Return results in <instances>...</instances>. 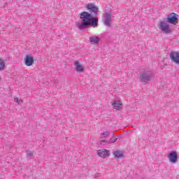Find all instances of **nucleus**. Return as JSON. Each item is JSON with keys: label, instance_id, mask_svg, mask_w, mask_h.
<instances>
[{"label": "nucleus", "instance_id": "1", "mask_svg": "<svg viewBox=\"0 0 179 179\" xmlns=\"http://www.w3.org/2000/svg\"><path fill=\"white\" fill-rule=\"evenodd\" d=\"M80 19H81L83 22L79 21L76 24V27H78L79 30H85V29H87L89 26L97 27L99 18L93 17L92 14L86 11L80 13Z\"/></svg>", "mask_w": 179, "mask_h": 179}, {"label": "nucleus", "instance_id": "2", "mask_svg": "<svg viewBox=\"0 0 179 179\" xmlns=\"http://www.w3.org/2000/svg\"><path fill=\"white\" fill-rule=\"evenodd\" d=\"M153 78V73L151 70H147L143 73L140 74L141 82H149Z\"/></svg>", "mask_w": 179, "mask_h": 179}, {"label": "nucleus", "instance_id": "3", "mask_svg": "<svg viewBox=\"0 0 179 179\" xmlns=\"http://www.w3.org/2000/svg\"><path fill=\"white\" fill-rule=\"evenodd\" d=\"M158 27L162 30V31H163V33H166V34L171 33V28H170V25L165 21L159 22Z\"/></svg>", "mask_w": 179, "mask_h": 179}, {"label": "nucleus", "instance_id": "4", "mask_svg": "<svg viewBox=\"0 0 179 179\" xmlns=\"http://www.w3.org/2000/svg\"><path fill=\"white\" fill-rule=\"evenodd\" d=\"M103 24L108 27H111V22H113V20L111 19V17H113L111 13H105L103 15Z\"/></svg>", "mask_w": 179, "mask_h": 179}, {"label": "nucleus", "instance_id": "5", "mask_svg": "<svg viewBox=\"0 0 179 179\" xmlns=\"http://www.w3.org/2000/svg\"><path fill=\"white\" fill-rule=\"evenodd\" d=\"M167 22L171 24H177L178 23V15L175 13H170L167 16Z\"/></svg>", "mask_w": 179, "mask_h": 179}, {"label": "nucleus", "instance_id": "6", "mask_svg": "<svg viewBox=\"0 0 179 179\" xmlns=\"http://www.w3.org/2000/svg\"><path fill=\"white\" fill-rule=\"evenodd\" d=\"M97 155L102 159H107V157H110L111 152L107 149H101L97 150Z\"/></svg>", "mask_w": 179, "mask_h": 179}, {"label": "nucleus", "instance_id": "7", "mask_svg": "<svg viewBox=\"0 0 179 179\" xmlns=\"http://www.w3.org/2000/svg\"><path fill=\"white\" fill-rule=\"evenodd\" d=\"M26 66H31L34 64V57L33 55H27L24 59Z\"/></svg>", "mask_w": 179, "mask_h": 179}, {"label": "nucleus", "instance_id": "8", "mask_svg": "<svg viewBox=\"0 0 179 179\" xmlns=\"http://www.w3.org/2000/svg\"><path fill=\"white\" fill-rule=\"evenodd\" d=\"M86 8L91 13H94L95 15L99 13V8L93 3H88L86 5Z\"/></svg>", "mask_w": 179, "mask_h": 179}, {"label": "nucleus", "instance_id": "9", "mask_svg": "<svg viewBox=\"0 0 179 179\" xmlns=\"http://www.w3.org/2000/svg\"><path fill=\"white\" fill-rule=\"evenodd\" d=\"M170 59L173 62L179 65V52H171L169 54Z\"/></svg>", "mask_w": 179, "mask_h": 179}, {"label": "nucleus", "instance_id": "10", "mask_svg": "<svg viewBox=\"0 0 179 179\" xmlns=\"http://www.w3.org/2000/svg\"><path fill=\"white\" fill-rule=\"evenodd\" d=\"M168 158L169 159L170 163H176L178 159L177 152L171 151L168 155Z\"/></svg>", "mask_w": 179, "mask_h": 179}, {"label": "nucleus", "instance_id": "11", "mask_svg": "<svg viewBox=\"0 0 179 179\" xmlns=\"http://www.w3.org/2000/svg\"><path fill=\"white\" fill-rule=\"evenodd\" d=\"M74 65L76 66V71L77 72H79V73H82L85 72V68L83 67V66L82 64H80L79 61H76L74 63Z\"/></svg>", "mask_w": 179, "mask_h": 179}, {"label": "nucleus", "instance_id": "12", "mask_svg": "<svg viewBox=\"0 0 179 179\" xmlns=\"http://www.w3.org/2000/svg\"><path fill=\"white\" fill-rule=\"evenodd\" d=\"M113 155L115 159H122L124 157V152L120 150L113 151Z\"/></svg>", "mask_w": 179, "mask_h": 179}, {"label": "nucleus", "instance_id": "13", "mask_svg": "<svg viewBox=\"0 0 179 179\" xmlns=\"http://www.w3.org/2000/svg\"><path fill=\"white\" fill-rule=\"evenodd\" d=\"M112 106L115 110H121V108H122V102L115 101L112 103Z\"/></svg>", "mask_w": 179, "mask_h": 179}, {"label": "nucleus", "instance_id": "14", "mask_svg": "<svg viewBox=\"0 0 179 179\" xmlns=\"http://www.w3.org/2000/svg\"><path fill=\"white\" fill-rule=\"evenodd\" d=\"M100 42V38L96 36H92L90 37V43H91V44H94L96 45L98 43Z\"/></svg>", "mask_w": 179, "mask_h": 179}, {"label": "nucleus", "instance_id": "15", "mask_svg": "<svg viewBox=\"0 0 179 179\" xmlns=\"http://www.w3.org/2000/svg\"><path fill=\"white\" fill-rule=\"evenodd\" d=\"M33 151H27V157H29V159H33L34 157V155H33Z\"/></svg>", "mask_w": 179, "mask_h": 179}, {"label": "nucleus", "instance_id": "16", "mask_svg": "<svg viewBox=\"0 0 179 179\" xmlns=\"http://www.w3.org/2000/svg\"><path fill=\"white\" fill-rule=\"evenodd\" d=\"M5 68V62L2 59H0V71H3Z\"/></svg>", "mask_w": 179, "mask_h": 179}, {"label": "nucleus", "instance_id": "17", "mask_svg": "<svg viewBox=\"0 0 179 179\" xmlns=\"http://www.w3.org/2000/svg\"><path fill=\"white\" fill-rule=\"evenodd\" d=\"M117 138L114 136V134H113V137L109 140L110 143H115L117 142Z\"/></svg>", "mask_w": 179, "mask_h": 179}, {"label": "nucleus", "instance_id": "18", "mask_svg": "<svg viewBox=\"0 0 179 179\" xmlns=\"http://www.w3.org/2000/svg\"><path fill=\"white\" fill-rule=\"evenodd\" d=\"M14 101L15 103H17V104H22V103H23V101H22V99H20L19 98L17 97H15L14 98Z\"/></svg>", "mask_w": 179, "mask_h": 179}, {"label": "nucleus", "instance_id": "19", "mask_svg": "<svg viewBox=\"0 0 179 179\" xmlns=\"http://www.w3.org/2000/svg\"><path fill=\"white\" fill-rule=\"evenodd\" d=\"M108 135H110V133L108 131H105L101 134V138H106Z\"/></svg>", "mask_w": 179, "mask_h": 179}, {"label": "nucleus", "instance_id": "20", "mask_svg": "<svg viewBox=\"0 0 179 179\" xmlns=\"http://www.w3.org/2000/svg\"><path fill=\"white\" fill-rule=\"evenodd\" d=\"M100 143L101 145H106V143H107V141L103 140V141H101Z\"/></svg>", "mask_w": 179, "mask_h": 179}, {"label": "nucleus", "instance_id": "21", "mask_svg": "<svg viewBox=\"0 0 179 179\" xmlns=\"http://www.w3.org/2000/svg\"><path fill=\"white\" fill-rule=\"evenodd\" d=\"M0 80H1V77H0Z\"/></svg>", "mask_w": 179, "mask_h": 179}]
</instances>
